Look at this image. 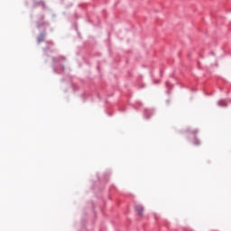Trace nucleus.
Segmentation results:
<instances>
[{"label": "nucleus", "instance_id": "nucleus-1", "mask_svg": "<svg viewBox=\"0 0 231 231\" xmlns=\"http://www.w3.org/2000/svg\"><path fill=\"white\" fill-rule=\"evenodd\" d=\"M135 209L137 210V212H139V214H143V207L138 205L135 207Z\"/></svg>", "mask_w": 231, "mask_h": 231}]
</instances>
